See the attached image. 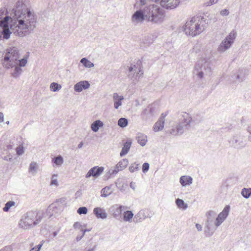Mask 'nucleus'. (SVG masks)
<instances>
[{
    "mask_svg": "<svg viewBox=\"0 0 251 251\" xmlns=\"http://www.w3.org/2000/svg\"><path fill=\"white\" fill-rule=\"evenodd\" d=\"M26 0H19L13 9L14 15L11 18V32L20 37L30 34L36 27V17L28 10Z\"/></svg>",
    "mask_w": 251,
    "mask_h": 251,
    "instance_id": "1",
    "label": "nucleus"
},
{
    "mask_svg": "<svg viewBox=\"0 0 251 251\" xmlns=\"http://www.w3.org/2000/svg\"><path fill=\"white\" fill-rule=\"evenodd\" d=\"M130 187H131V188H132L133 190H135V188H136V185H135V183L133 182H131L130 184Z\"/></svg>",
    "mask_w": 251,
    "mask_h": 251,
    "instance_id": "56",
    "label": "nucleus"
},
{
    "mask_svg": "<svg viewBox=\"0 0 251 251\" xmlns=\"http://www.w3.org/2000/svg\"><path fill=\"white\" fill-rule=\"evenodd\" d=\"M103 171L104 168L103 167L95 166L89 170L85 177L86 178L91 176L97 177L101 175Z\"/></svg>",
    "mask_w": 251,
    "mask_h": 251,
    "instance_id": "15",
    "label": "nucleus"
},
{
    "mask_svg": "<svg viewBox=\"0 0 251 251\" xmlns=\"http://www.w3.org/2000/svg\"><path fill=\"white\" fill-rule=\"evenodd\" d=\"M52 162L54 164L53 167H59L61 166L63 163L64 160L63 158L61 155H58L52 159Z\"/></svg>",
    "mask_w": 251,
    "mask_h": 251,
    "instance_id": "34",
    "label": "nucleus"
},
{
    "mask_svg": "<svg viewBox=\"0 0 251 251\" xmlns=\"http://www.w3.org/2000/svg\"><path fill=\"white\" fill-rule=\"evenodd\" d=\"M57 175L54 174L52 176L51 180L50 181V185L58 186V181L57 179Z\"/></svg>",
    "mask_w": 251,
    "mask_h": 251,
    "instance_id": "44",
    "label": "nucleus"
},
{
    "mask_svg": "<svg viewBox=\"0 0 251 251\" xmlns=\"http://www.w3.org/2000/svg\"><path fill=\"white\" fill-rule=\"evenodd\" d=\"M128 124V121L126 119L124 118H120L118 122V125L121 127H125L127 126Z\"/></svg>",
    "mask_w": 251,
    "mask_h": 251,
    "instance_id": "40",
    "label": "nucleus"
},
{
    "mask_svg": "<svg viewBox=\"0 0 251 251\" xmlns=\"http://www.w3.org/2000/svg\"><path fill=\"white\" fill-rule=\"evenodd\" d=\"M163 18L162 10L156 5H150L143 10L139 9L131 17V22L134 24L142 23L145 20L155 23L162 22Z\"/></svg>",
    "mask_w": 251,
    "mask_h": 251,
    "instance_id": "3",
    "label": "nucleus"
},
{
    "mask_svg": "<svg viewBox=\"0 0 251 251\" xmlns=\"http://www.w3.org/2000/svg\"><path fill=\"white\" fill-rule=\"evenodd\" d=\"M150 167V165L148 163H144L142 166V171L143 173H146L148 171Z\"/></svg>",
    "mask_w": 251,
    "mask_h": 251,
    "instance_id": "47",
    "label": "nucleus"
},
{
    "mask_svg": "<svg viewBox=\"0 0 251 251\" xmlns=\"http://www.w3.org/2000/svg\"><path fill=\"white\" fill-rule=\"evenodd\" d=\"M16 153L18 155H21L24 153V150L23 146H19L16 148Z\"/></svg>",
    "mask_w": 251,
    "mask_h": 251,
    "instance_id": "46",
    "label": "nucleus"
},
{
    "mask_svg": "<svg viewBox=\"0 0 251 251\" xmlns=\"http://www.w3.org/2000/svg\"><path fill=\"white\" fill-rule=\"evenodd\" d=\"M97 245H95L92 248L89 249L87 251H95L96 249Z\"/></svg>",
    "mask_w": 251,
    "mask_h": 251,
    "instance_id": "59",
    "label": "nucleus"
},
{
    "mask_svg": "<svg viewBox=\"0 0 251 251\" xmlns=\"http://www.w3.org/2000/svg\"><path fill=\"white\" fill-rule=\"evenodd\" d=\"M236 35L237 33L235 30H232L219 45L218 48V51L223 53L230 49L234 42Z\"/></svg>",
    "mask_w": 251,
    "mask_h": 251,
    "instance_id": "8",
    "label": "nucleus"
},
{
    "mask_svg": "<svg viewBox=\"0 0 251 251\" xmlns=\"http://www.w3.org/2000/svg\"><path fill=\"white\" fill-rule=\"evenodd\" d=\"M21 50L16 47L9 48L2 60V65L6 69L15 67L12 75L14 78L19 77L23 72L21 67H25L27 62L28 54L20 59Z\"/></svg>",
    "mask_w": 251,
    "mask_h": 251,
    "instance_id": "2",
    "label": "nucleus"
},
{
    "mask_svg": "<svg viewBox=\"0 0 251 251\" xmlns=\"http://www.w3.org/2000/svg\"><path fill=\"white\" fill-rule=\"evenodd\" d=\"M247 132L248 133V141L251 143V128H248L247 129Z\"/></svg>",
    "mask_w": 251,
    "mask_h": 251,
    "instance_id": "51",
    "label": "nucleus"
},
{
    "mask_svg": "<svg viewBox=\"0 0 251 251\" xmlns=\"http://www.w3.org/2000/svg\"><path fill=\"white\" fill-rule=\"evenodd\" d=\"M125 208L124 206L115 204L110 207L109 211L113 217L117 218L121 215L123 210Z\"/></svg>",
    "mask_w": 251,
    "mask_h": 251,
    "instance_id": "19",
    "label": "nucleus"
},
{
    "mask_svg": "<svg viewBox=\"0 0 251 251\" xmlns=\"http://www.w3.org/2000/svg\"><path fill=\"white\" fill-rule=\"evenodd\" d=\"M61 88V85L56 82H52L50 85V90L53 92H57L59 91Z\"/></svg>",
    "mask_w": 251,
    "mask_h": 251,
    "instance_id": "39",
    "label": "nucleus"
},
{
    "mask_svg": "<svg viewBox=\"0 0 251 251\" xmlns=\"http://www.w3.org/2000/svg\"><path fill=\"white\" fill-rule=\"evenodd\" d=\"M137 142L141 146H144L147 142V136L141 133H138L136 136Z\"/></svg>",
    "mask_w": 251,
    "mask_h": 251,
    "instance_id": "28",
    "label": "nucleus"
},
{
    "mask_svg": "<svg viewBox=\"0 0 251 251\" xmlns=\"http://www.w3.org/2000/svg\"><path fill=\"white\" fill-rule=\"evenodd\" d=\"M128 164V161L127 159H123L119 161L114 168H111L107 174L109 175H115L119 171L123 170L126 167Z\"/></svg>",
    "mask_w": 251,
    "mask_h": 251,
    "instance_id": "13",
    "label": "nucleus"
},
{
    "mask_svg": "<svg viewBox=\"0 0 251 251\" xmlns=\"http://www.w3.org/2000/svg\"><path fill=\"white\" fill-rule=\"evenodd\" d=\"M124 99V96L119 95L117 93H114L113 94V100L114 103V107L117 109L122 104V100Z\"/></svg>",
    "mask_w": 251,
    "mask_h": 251,
    "instance_id": "25",
    "label": "nucleus"
},
{
    "mask_svg": "<svg viewBox=\"0 0 251 251\" xmlns=\"http://www.w3.org/2000/svg\"><path fill=\"white\" fill-rule=\"evenodd\" d=\"M44 216L43 211H29L22 216L19 226L24 229H29L39 224Z\"/></svg>",
    "mask_w": 251,
    "mask_h": 251,
    "instance_id": "5",
    "label": "nucleus"
},
{
    "mask_svg": "<svg viewBox=\"0 0 251 251\" xmlns=\"http://www.w3.org/2000/svg\"><path fill=\"white\" fill-rule=\"evenodd\" d=\"M220 14L223 16H227L229 12L227 9H224L220 12Z\"/></svg>",
    "mask_w": 251,
    "mask_h": 251,
    "instance_id": "49",
    "label": "nucleus"
},
{
    "mask_svg": "<svg viewBox=\"0 0 251 251\" xmlns=\"http://www.w3.org/2000/svg\"><path fill=\"white\" fill-rule=\"evenodd\" d=\"M11 18L7 15V11L5 9H0V25L8 27V21Z\"/></svg>",
    "mask_w": 251,
    "mask_h": 251,
    "instance_id": "17",
    "label": "nucleus"
},
{
    "mask_svg": "<svg viewBox=\"0 0 251 251\" xmlns=\"http://www.w3.org/2000/svg\"><path fill=\"white\" fill-rule=\"evenodd\" d=\"M82 227V226L80 225V224L77 222H75L74 224V227L75 228H79V229H80L81 227Z\"/></svg>",
    "mask_w": 251,
    "mask_h": 251,
    "instance_id": "52",
    "label": "nucleus"
},
{
    "mask_svg": "<svg viewBox=\"0 0 251 251\" xmlns=\"http://www.w3.org/2000/svg\"><path fill=\"white\" fill-rule=\"evenodd\" d=\"M140 3L141 5H144L146 4V0H140Z\"/></svg>",
    "mask_w": 251,
    "mask_h": 251,
    "instance_id": "60",
    "label": "nucleus"
},
{
    "mask_svg": "<svg viewBox=\"0 0 251 251\" xmlns=\"http://www.w3.org/2000/svg\"><path fill=\"white\" fill-rule=\"evenodd\" d=\"M38 170V164L35 162H32L29 167V173H31L33 175L36 174Z\"/></svg>",
    "mask_w": 251,
    "mask_h": 251,
    "instance_id": "36",
    "label": "nucleus"
},
{
    "mask_svg": "<svg viewBox=\"0 0 251 251\" xmlns=\"http://www.w3.org/2000/svg\"><path fill=\"white\" fill-rule=\"evenodd\" d=\"M77 212L79 214H86L88 209L86 207H80L77 209Z\"/></svg>",
    "mask_w": 251,
    "mask_h": 251,
    "instance_id": "45",
    "label": "nucleus"
},
{
    "mask_svg": "<svg viewBox=\"0 0 251 251\" xmlns=\"http://www.w3.org/2000/svg\"><path fill=\"white\" fill-rule=\"evenodd\" d=\"M196 227L197 229V230L199 231L202 230V226L199 224H196Z\"/></svg>",
    "mask_w": 251,
    "mask_h": 251,
    "instance_id": "55",
    "label": "nucleus"
},
{
    "mask_svg": "<svg viewBox=\"0 0 251 251\" xmlns=\"http://www.w3.org/2000/svg\"><path fill=\"white\" fill-rule=\"evenodd\" d=\"M112 186V185H111L102 188L101 190V197L106 198L111 194L113 192V190L111 188Z\"/></svg>",
    "mask_w": 251,
    "mask_h": 251,
    "instance_id": "33",
    "label": "nucleus"
},
{
    "mask_svg": "<svg viewBox=\"0 0 251 251\" xmlns=\"http://www.w3.org/2000/svg\"><path fill=\"white\" fill-rule=\"evenodd\" d=\"M83 142H81L78 144V148L80 149V148H82V147L83 146Z\"/></svg>",
    "mask_w": 251,
    "mask_h": 251,
    "instance_id": "64",
    "label": "nucleus"
},
{
    "mask_svg": "<svg viewBox=\"0 0 251 251\" xmlns=\"http://www.w3.org/2000/svg\"><path fill=\"white\" fill-rule=\"evenodd\" d=\"M0 251H13L12 248L10 246H5L0 250Z\"/></svg>",
    "mask_w": 251,
    "mask_h": 251,
    "instance_id": "50",
    "label": "nucleus"
},
{
    "mask_svg": "<svg viewBox=\"0 0 251 251\" xmlns=\"http://www.w3.org/2000/svg\"><path fill=\"white\" fill-rule=\"evenodd\" d=\"M246 70L243 69L239 70L238 72L234 73L233 75L229 77L227 80L230 82H234L237 81H241L243 80L245 73L243 72H245Z\"/></svg>",
    "mask_w": 251,
    "mask_h": 251,
    "instance_id": "18",
    "label": "nucleus"
},
{
    "mask_svg": "<svg viewBox=\"0 0 251 251\" xmlns=\"http://www.w3.org/2000/svg\"><path fill=\"white\" fill-rule=\"evenodd\" d=\"M195 122V120L189 114L181 112L178 116V123L176 126L171 129L170 133L173 135H181L186 129L189 128L191 123Z\"/></svg>",
    "mask_w": 251,
    "mask_h": 251,
    "instance_id": "6",
    "label": "nucleus"
},
{
    "mask_svg": "<svg viewBox=\"0 0 251 251\" xmlns=\"http://www.w3.org/2000/svg\"><path fill=\"white\" fill-rule=\"evenodd\" d=\"M192 177L188 176H182L179 179V182L182 186L190 185L192 183Z\"/></svg>",
    "mask_w": 251,
    "mask_h": 251,
    "instance_id": "27",
    "label": "nucleus"
},
{
    "mask_svg": "<svg viewBox=\"0 0 251 251\" xmlns=\"http://www.w3.org/2000/svg\"><path fill=\"white\" fill-rule=\"evenodd\" d=\"M219 0H210L209 1L206 2L205 3V6H209L214 4L217 3Z\"/></svg>",
    "mask_w": 251,
    "mask_h": 251,
    "instance_id": "48",
    "label": "nucleus"
},
{
    "mask_svg": "<svg viewBox=\"0 0 251 251\" xmlns=\"http://www.w3.org/2000/svg\"><path fill=\"white\" fill-rule=\"evenodd\" d=\"M90 87V84L88 81H80L74 85V90L76 92H81L83 90H86Z\"/></svg>",
    "mask_w": 251,
    "mask_h": 251,
    "instance_id": "21",
    "label": "nucleus"
},
{
    "mask_svg": "<svg viewBox=\"0 0 251 251\" xmlns=\"http://www.w3.org/2000/svg\"><path fill=\"white\" fill-rule=\"evenodd\" d=\"M82 231V235H83L84 236V234L86 232H88V231H90V229H82L81 230Z\"/></svg>",
    "mask_w": 251,
    "mask_h": 251,
    "instance_id": "61",
    "label": "nucleus"
},
{
    "mask_svg": "<svg viewBox=\"0 0 251 251\" xmlns=\"http://www.w3.org/2000/svg\"><path fill=\"white\" fill-rule=\"evenodd\" d=\"M134 217V214L130 210H126L123 213V220L126 222L131 223Z\"/></svg>",
    "mask_w": 251,
    "mask_h": 251,
    "instance_id": "29",
    "label": "nucleus"
},
{
    "mask_svg": "<svg viewBox=\"0 0 251 251\" xmlns=\"http://www.w3.org/2000/svg\"><path fill=\"white\" fill-rule=\"evenodd\" d=\"M233 147L237 149H242L247 146V142L243 137L240 136H234L231 141Z\"/></svg>",
    "mask_w": 251,
    "mask_h": 251,
    "instance_id": "12",
    "label": "nucleus"
},
{
    "mask_svg": "<svg viewBox=\"0 0 251 251\" xmlns=\"http://www.w3.org/2000/svg\"><path fill=\"white\" fill-rule=\"evenodd\" d=\"M241 194L244 198H249L251 195V188H244L242 189Z\"/></svg>",
    "mask_w": 251,
    "mask_h": 251,
    "instance_id": "37",
    "label": "nucleus"
},
{
    "mask_svg": "<svg viewBox=\"0 0 251 251\" xmlns=\"http://www.w3.org/2000/svg\"><path fill=\"white\" fill-rule=\"evenodd\" d=\"M103 126V123L100 120H96L94 122L91 126V128L95 132L98 131L99 128Z\"/></svg>",
    "mask_w": 251,
    "mask_h": 251,
    "instance_id": "32",
    "label": "nucleus"
},
{
    "mask_svg": "<svg viewBox=\"0 0 251 251\" xmlns=\"http://www.w3.org/2000/svg\"><path fill=\"white\" fill-rule=\"evenodd\" d=\"M66 198H61L58 200H56V201L54 202L56 206L58 207V210L62 212L63 210L64 206L66 204Z\"/></svg>",
    "mask_w": 251,
    "mask_h": 251,
    "instance_id": "30",
    "label": "nucleus"
},
{
    "mask_svg": "<svg viewBox=\"0 0 251 251\" xmlns=\"http://www.w3.org/2000/svg\"><path fill=\"white\" fill-rule=\"evenodd\" d=\"M176 203L177 207L179 208L186 209L188 207L187 205L185 203L184 201L180 199H177L176 200Z\"/></svg>",
    "mask_w": 251,
    "mask_h": 251,
    "instance_id": "38",
    "label": "nucleus"
},
{
    "mask_svg": "<svg viewBox=\"0 0 251 251\" xmlns=\"http://www.w3.org/2000/svg\"><path fill=\"white\" fill-rule=\"evenodd\" d=\"M216 213L214 211H209L206 213L207 219H211L212 220H215Z\"/></svg>",
    "mask_w": 251,
    "mask_h": 251,
    "instance_id": "43",
    "label": "nucleus"
},
{
    "mask_svg": "<svg viewBox=\"0 0 251 251\" xmlns=\"http://www.w3.org/2000/svg\"><path fill=\"white\" fill-rule=\"evenodd\" d=\"M148 211L141 210L139 211L134 217V222L139 223L141 222L148 217L147 215Z\"/></svg>",
    "mask_w": 251,
    "mask_h": 251,
    "instance_id": "23",
    "label": "nucleus"
},
{
    "mask_svg": "<svg viewBox=\"0 0 251 251\" xmlns=\"http://www.w3.org/2000/svg\"><path fill=\"white\" fill-rule=\"evenodd\" d=\"M80 62L85 68H91L94 66L93 63L91 62L87 58L85 57L81 59Z\"/></svg>",
    "mask_w": 251,
    "mask_h": 251,
    "instance_id": "35",
    "label": "nucleus"
},
{
    "mask_svg": "<svg viewBox=\"0 0 251 251\" xmlns=\"http://www.w3.org/2000/svg\"><path fill=\"white\" fill-rule=\"evenodd\" d=\"M206 21L203 16H194L186 22L184 31L186 34L192 37L199 35L206 28Z\"/></svg>",
    "mask_w": 251,
    "mask_h": 251,
    "instance_id": "4",
    "label": "nucleus"
},
{
    "mask_svg": "<svg viewBox=\"0 0 251 251\" xmlns=\"http://www.w3.org/2000/svg\"><path fill=\"white\" fill-rule=\"evenodd\" d=\"M157 110L155 105H149L146 108H145L142 112V115L146 116L147 118H150L154 116L157 114Z\"/></svg>",
    "mask_w": 251,
    "mask_h": 251,
    "instance_id": "20",
    "label": "nucleus"
},
{
    "mask_svg": "<svg viewBox=\"0 0 251 251\" xmlns=\"http://www.w3.org/2000/svg\"><path fill=\"white\" fill-rule=\"evenodd\" d=\"M43 244H44V241H42V243L41 244H40L38 245H37V246H36L35 247L36 248V250L38 251H39L41 249V248H42Z\"/></svg>",
    "mask_w": 251,
    "mask_h": 251,
    "instance_id": "54",
    "label": "nucleus"
},
{
    "mask_svg": "<svg viewBox=\"0 0 251 251\" xmlns=\"http://www.w3.org/2000/svg\"><path fill=\"white\" fill-rule=\"evenodd\" d=\"M215 220L211 219H207L204 226V234L207 237L211 236L218 227L215 225Z\"/></svg>",
    "mask_w": 251,
    "mask_h": 251,
    "instance_id": "10",
    "label": "nucleus"
},
{
    "mask_svg": "<svg viewBox=\"0 0 251 251\" xmlns=\"http://www.w3.org/2000/svg\"><path fill=\"white\" fill-rule=\"evenodd\" d=\"M212 63L209 58H201L197 62L193 74L199 78L201 79L204 76V71L205 73H210L212 70Z\"/></svg>",
    "mask_w": 251,
    "mask_h": 251,
    "instance_id": "7",
    "label": "nucleus"
},
{
    "mask_svg": "<svg viewBox=\"0 0 251 251\" xmlns=\"http://www.w3.org/2000/svg\"><path fill=\"white\" fill-rule=\"evenodd\" d=\"M4 116L2 113H0V123L3 121Z\"/></svg>",
    "mask_w": 251,
    "mask_h": 251,
    "instance_id": "58",
    "label": "nucleus"
},
{
    "mask_svg": "<svg viewBox=\"0 0 251 251\" xmlns=\"http://www.w3.org/2000/svg\"><path fill=\"white\" fill-rule=\"evenodd\" d=\"M11 33L9 27L0 25V39L2 37L5 39H9Z\"/></svg>",
    "mask_w": 251,
    "mask_h": 251,
    "instance_id": "26",
    "label": "nucleus"
},
{
    "mask_svg": "<svg viewBox=\"0 0 251 251\" xmlns=\"http://www.w3.org/2000/svg\"><path fill=\"white\" fill-rule=\"evenodd\" d=\"M61 212L58 210V207L53 202L50 204L47 209L46 212L44 213V216H48L50 218L52 216H57Z\"/></svg>",
    "mask_w": 251,
    "mask_h": 251,
    "instance_id": "16",
    "label": "nucleus"
},
{
    "mask_svg": "<svg viewBox=\"0 0 251 251\" xmlns=\"http://www.w3.org/2000/svg\"><path fill=\"white\" fill-rule=\"evenodd\" d=\"M166 115L162 114L159 120L155 123L153 126V130L155 132H158L162 130L164 128L165 118Z\"/></svg>",
    "mask_w": 251,
    "mask_h": 251,
    "instance_id": "22",
    "label": "nucleus"
},
{
    "mask_svg": "<svg viewBox=\"0 0 251 251\" xmlns=\"http://www.w3.org/2000/svg\"><path fill=\"white\" fill-rule=\"evenodd\" d=\"M3 159L5 160V161H10V162H11L13 161V158H12V157H10L9 156H4Z\"/></svg>",
    "mask_w": 251,
    "mask_h": 251,
    "instance_id": "53",
    "label": "nucleus"
},
{
    "mask_svg": "<svg viewBox=\"0 0 251 251\" xmlns=\"http://www.w3.org/2000/svg\"><path fill=\"white\" fill-rule=\"evenodd\" d=\"M7 148L8 150H10V149L13 148V145H10H10H8L7 146Z\"/></svg>",
    "mask_w": 251,
    "mask_h": 251,
    "instance_id": "63",
    "label": "nucleus"
},
{
    "mask_svg": "<svg viewBox=\"0 0 251 251\" xmlns=\"http://www.w3.org/2000/svg\"><path fill=\"white\" fill-rule=\"evenodd\" d=\"M143 75V71L138 64L132 65L128 69V76L134 83H136Z\"/></svg>",
    "mask_w": 251,
    "mask_h": 251,
    "instance_id": "9",
    "label": "nucleus"
},
{
    "mask_svg": "<svg viewBox=\"0 0 251 251\" xmlns=\"http://www.w3.org/2000/svg\"><path fill=\"white\" fill-rule=\"evenodd\" d=\"M58 232L59 230L53 232L52 233L53 237H55L58 234Z\"/></svg>",
    "mask_w": 251,
    "mask_h": 251,
    "instance_id": "62",
    "label": "nucleus"
},
{
    "mask_svg": "<svg viewBox=\"0 0 251 251\" xmlns=\"http://www.w3.org/2000/svg\"><path fill=\"white\" fill-rule=\"evenodd\" d=\"M131 146V142L130 141H127L125 142L123 145V147L122 148V151L120 152V156H123L126 154Z\"/></svg>",
    "mask_w": 251,
    "mask_h": 251,
    "instance_id": "31",
    "label": "nucleus"
},
{
    "mask_svg": "<svg viewBox=\"0 0 251 251\" xmlns=\"http://www.w3.org/2000/svg\"><path fill=\"white\" fill-rule=\"evenodd\" d=\"M84 235H81V236H79L78 235L76 237V241L77 242H78L80 240H81L82 239V238L83 237Z\"/></svg>",
    "mask_w": 251,
    "mask_h": 251,
    "instance_id": "57",
    "label": "nucleus"
},
{
    "mask_svg": "<svg viewBox=\"0 0 251 251\" xmlns=\"http://www.w3.org/2000/svg\"><path fill=\"white\" fill-rule=\"evenodd\" d=\"M180 0H161L160 5L167 9H173L176 8L179 4Z\"/></svg>",
    "mask_w": 251,
    "mask_h": 251,
    "instance_id": "14",
    "label": "nucleus"
},
{
    "mask_svg": "<svg viewBox=\"0 0 251 251\" xmlns=\"http://www.w3.org/2000/svg\"><path fill=\"white\" fill-rule=\"evenodd\" d=\"M230 207L229 205H226L223 211L219 213L218 217L215 219V225L216 227L219 226L226 220L228 215Z\"/></svg>",
    "mask_w": 251,
    "mask_h": 251,
    "instance_id": "11",
    "label": "nucleus"
},
{
    "mask_svg": "<svg viewBox=\"0 0 251 251\" xmlns=\"http://www.w3.org/2000/svg\"><path fill=\"white\" fill-rule=\"evenodd\" d=\"M93 213L98 219H105L107 217V214L103 208H95L93 210Z\"/></svg>",
    "mask_w": 251,
    "mask_h": 251,
    "instance_id": "24",
    "label": "nucleus"
},
{
    "mask_svg": "<svg viewBox=\"0 0 251 251\" xmlns=\"http://www.w3.org/2000/svg\"><path fill=\"white\" fill-rule=\"evenodd\" d=\"M139 164L136 162L132 164L129 167V170L131 173H133L135 171L139 170Z\"/></svg>",
    "mask_w": 251,
    "mask_h": 251,
    "instance_id": "42",
    "label": "nucleus"
},
{
    "mask_svg": "<svg viewBox=\"0 0 251 251\" xmlns=\"http://www.w3.org/2000/svg\"><path fill=\"white\" fill-rule=\"evenodd\" d=\"M15 202L13 201H8L5 204L4 207L3 208V210L4 212H7L9 209L15 204Z\"/></svg>",
    "mask_w": 251,
    "mask_h": 251,
    "instance_id": "41",
    "label": "nucleus"
}]
</instances>
